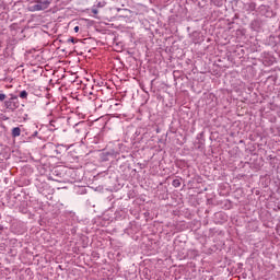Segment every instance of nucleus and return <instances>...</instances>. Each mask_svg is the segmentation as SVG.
I'll return each mask as SVG.
<instances>
[{
	"label": "nucleus",
	"instance_id": "nucleus-8",
	"mask_svg": "<svg viewBox=\"0 0 280 280\" xmlns=\"http://www.w3.org/2000/svg\"><path fill=\"white\" fill-rule=\"evenodd\" d=\"M118 12L122 13V16H128V14H130V10L128 9H117Z\"/></svg>",
	"mask_w": 280,
	"mask_h": 280
},
{
	"label": "nucleus",
	"instance_id": "nucleus-13",
	"mask_svg": "<svg viewBox=\"0 0 280 280\" xmlns=\"http://www.w3.org/2000/svg\"><path fill=\"white\" fill-rule=\"evenodd\" d=\"M77 40H75V38H73V37H71V38H69L68 39V43H75Z\"/></svg>",
	"mask_w": 280,
	"mask_h": 280
},
{
	"label": "nucleus",
	"instance_id": "nucleus-11",
	"mask_svg": "<svg viewBox=\"0 0 280 280\" xmlns=\"http://www.w3.org/2000/svg\"><path fill=\"white\" fill-rule=\"evenodd\" d=\"M8 96L5 94H0V102H3Z\"/></svg>",
	"mask_w": 280,
	"mask_h": 280
},
{
	"label": "nucleus",
	"instance_id": "nucleus-17",
	"mask_svg": "<svg viewBox=\"0 0 280 280\" xmlns=\"http://www.w3.org/2000/svg\"><path fill=\"white\" fill-rule=\"evenodd\" d=\"M93 14H97V9H92Z\"/></svg>",
	"mask_w": 280,
	"mask_h": 280
},
{
	"label": "nucleus",
	"instance_id": "nucleus-12",
	"mask_svg": "<svg viewBox=\"0 0 280 280\" xmlns=\"http://www.w3.org/2000/svg\"><path fill=\"white\" fill-rule=\"evenodd\" d=\"M92 143H100V137H94Z\"/></svg>",
	"mask_w": 280,
	"mask_h": 280
},
{
	"label": "nucleus",
	"instance_id": "nucleus-19",
	"mask_svg": "<svg viewBox=\"0 0 280 280\" xmlns=\"http://www.w3.org/2000/svg\"><path fill=\"white\" fill-rule=\"evenodd\" d=\"M82 124H84V122H79V124H77L75 126H82Z\"/></svg>",
	"mask_w": 280,
	"mask_h": 280
},
{
	"label": "nucleus",
	"instance_id": "nucleus-3",
	"mask_svg": "<svg viewBox=\"0 0 280 280\" xmlns=\"http://www.w3.org/2000/svg\"><path fill=\"white\" fill-rule=\"evenodd\" d=\"M256 9H257V3L255 2L243 3V10H245V12H255Z\"/></svg>",
	"mask_w": 280,
	"mask_h": 280
},
{
	"label": "nucleus",
	"instance_id": "nucleus-10",
	"mask_svg": "<svg viewBox=\"0 0 280 280\" xmlns=\"http://www.w3.org/2000/svg\"><path fill=\"white\" fill-rule=\"evenodd\" d=\"M172 185L173 187H180V179H174Z\"/></svg>",
	"mask_w": 280,
	"mask_h": 280
},
{
	"label": "nucleus",
	"instance_id": "nucleus-9",
	"mask_svg": "<svg viewBox=\"0 0 280 280\" xmlns=\"http://www.w3.org/2000/svg\"><path fill=\"white\" fill-rule=\"evenodd\" d=\"M20 97H21V100H27V91H22V92H20Z\"/></svg>",
	"mask_w": 280,
	"mask_h": 280
},
{
	"label": "nucleus",
	"instance_id": "nucleus-2",
	"mask_svg": "<svg viewBox=\"0 0 280 280\" xmlns=\"http://www.w3.org/2000/svg\"><path fill=\"white\" fill-rule=\"evenodd\" d=\"M19 106V96L13 94H11V97L4 102V108H7V110H11V113H14Z\"/></svg>",
	"mask_w": 280,
	"mask_h": 280
},
{
	"label": "nucleus",
	"instance_id": "nucleus-5",
	"mask_svg": "<svg viewBox=\"0 0 280 280\" xmlns=\"http://www.w3.org/2000/svg\"><path fill=\"white\" fill-rule=\"evenodd\" d=\"M69 150V145L57 144V150H55L56 154H65Z\"/></svg>",
	"mask_w": 280,
	"mask_h": 280
},
{
	"label": "nucleus",
	"instance_id": "nucleus-15",
	"mask_svg": "<svg viewBox=\"0 0 280 280\" xmlns=\"http://www.w3.org/2000/svg\"><path fill=\"white\" fill-rule=\"evenodd\" d=\"M74 32H75V33L80 32V26H75V27H74Z\"/></svg>",
	"mask_w": 280,
	"mask_h": 280
},
{
	"label": "nucleus",
	"instance_id": "nucleus-4",
	"mask_svg": "<svg viewBox=\"0 0 280 280\" xmlns=\"http://www.w3.org/2000/svg\"><path fill=\"white\" fill-rule=\"evenodd\" d=\"M250 27L254 30V32H259V30H261V20H253Z\"/></svg>",
	"mask_w": 280,
	"mask_h": 280
},
{
	"label": "nucleus",
	"instance_id": "nucleus-1",
	"mask_svg": "<svg viewBox=\"0 0 280 280\" xmlns=\"http://www.w3.org/2000/svg\"><path fill=\"white\" fill-rule=\"evenodd\" d=\"M51 5V0H33L30 5V12H40L47 10Z\"/></svg>",
	"mask_w": 280,
	"mask_h": 280
},
{
	"label": "nucleus",
	"instance_id": "nucleus-7",
	"mask_svg": "<svg viewBox=\"0 0 280 280\" xmlns=\"http://www.w3.org/2000/svg\"><path fill=\"white\" fill-rule=\"evenodd\" d=\"M106 156H112V159H117L119 160V153L118 152H115V151H108L105 153Z\"/></svg>",
	"mask_w": 280,
	"mask_h": 280
},
{
	"label": "nucleus",
	"instance_id": "nucleus-14",
	"mask_svg": "<svg viewBox=\"0 0 280 280\" xmlns=\"http://www.w3.org/2000/svg\"><path fill=\"white\" fill-rule=\"evenodd\" d=\"M3 226L2 225H0V235H3Z\"/></svg>",
	"mask_w": 280,
	"mask_h": 280
},
{
	"label": "nucleus",
	"instance_id": "nucleus-18",
	"mask_svg": "<svg viewBox=\"0 0 280 280\" xmlns=\"http://www.w3.org/2000/svg\"><path fill=\"white\" fill-rule=\"evenodd\" d=\"M97 7H98V8H103L102 2H100V3L97 4Z\"/></svg>",
	"mask_w": 280,
	"mask_h": 280
},
{
	"label": "nucleus",
	"instance_id": "nucleus-6",
	"mask_svg": "<svg viewBox=\"0 0 280 280\" xmlns=\"http://www.w3.org/2000/svg\"><path fill=\"white\" fill-rule=\"evenodd\" d=\"M11 135L13 138L21 137V127L13 128Z\"/></svg>",
	"mask_w": 280,
	"mask_h": 280
},
{
	"label": "nucleus",
	"instance_id": "nucleus-16",
	"mask_svg": "<svg viewBox=\"0 0 280 280\" xmlns=\"http://www.w3.org/2000/svg\"><path fill=\"white\" fill-rule=\"evenodd\" d=\"M32 137H38V131H34Z\"/></svg>",
	"mask_w": 280,
	"mask_h": 280
}]
</instances>
